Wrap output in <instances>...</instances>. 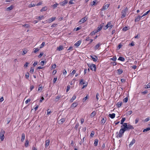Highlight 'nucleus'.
I'll return each instance as SVG.
<instances>
[{
  "label": "nucleus",
  "instance_id": "1",
  "mask_svg": "<svg viewBox=\"0 0 150 150\" xmlns=\"http://www.w3.org/2000/svg\"><path fill=\"white\" fill-rule=\"evenodd\" d=\"M122 125L126 131L129 130L130 129H134V127L132 126L130 124L127 125L126 123H124Z\"/></svg>",
  "mask_w": 150,
  "mask_h": 150
},
{
  "label": "nucleus",
  "instance_id": "2",
  "mask_svg": "<svg viewBox=\"0 0 150 150\" xmlns=\"http://www.w3.org/2000/svg\"><path fill=\"white\" fill-rule=\"evenodd\" d=\"M128 11V9L127 7H126L124 9L122 10L121 12L122 16L121 17V18H123L126 16Z\"/></svg>",
  "mask_w": 150,
  "mask_h": 150
},
{
  "label": "nucleus",
  "instance_id": "3",
  "mask_svg": "<svg viewBox=\"0 0 150 150\" xmlns=\"http://www.w3.org/2000/svg\"><path fill=\"white\" fill-rule=\"evenodd\" d=\"M104 25V23H102L100 25H99L97 28V29L95 30V31L94 32V33H96L100 31L102 29V28L103 27ZM95 34V33H94V34Z\"/></svg>",
  "mask_w": 150,
  "mask_h": 150
},
{
  "label": "nucleus",
  "instance_id": "4",
  "mask_svg": "<svg viewBox=\"0 0 150 150\" xmlns=\"http://www.w3.org/2000/svg\"><path fill=\"white\" fill-rule=\"evenodd\" d=\"M5 132L3 130H1L0 132V139L1 141H2L4 139V135Z\"/></svg>",
  "mask_w": 150,
  "mask_h": 150
},
{
  "label": "nucleus",
  "instance_id": "5",
  "mask_svg": "<svg viewBox=\"0 0 150 150\" xmlns=\"http://www.w3.org/2000/svg\"><path fill=\"white\" fill-rule=\"evenodd\" d=\"M110 5L109 4H105L103 7L101 8V11L105 10L107 9Z\"/></svg>",
  "mask_w": 150,
  "mask_h": 150
},
{
  "label": "nucleus",
  "instance_id": "6",
  "mask_svg": "<svg viewBox=\"0 0 150 150\" xmlns=\"http://www.w3.org/2000/svg\"><path fill=\"white\" fill-rule=\"evenodd\" d=\"M121 127V128L120 129V130L119 133L123 135L124 133L126 130L124 128V127H123V125H122Z\"/></svg>",
  "mask_w": 150,
  "mask_h": 150
},
{
  "label": "nucleus",
  "instance_id": "7",
  "mask_svg": "<svg viewBox=\"0 0 150 150\" xmlns=\"http://www.w3.org/2000/svg\"><path fill=\"white\" fill-rule=\"evenodd\" d=\"M56 19V17H52L51 18H50L47 20L48 22L49 23H50L54 21Z\"/></svg>",
  "mask_w": 150,
  "mask_h": 150
},
{
  "label": "nucleus",
  "instance_id": "8",
  "mask_svg": "<svg viewBox=\"0 0 150 150\" xmlns=\"http://www.w3.org/2000/svg\"><path fill=\"white\" fill-rule=\"evenodd\" d=\"M87 20V18H86V17H85L81 19L79 21V22L80 23V24H81L85 22Z\"/></svg>",
  "mask_w": 150,
  "mask_h": 150
},
{
  "label": "nucleus",
  "instance_id": "9",
  "mask_svg": "<svg viewBox=\"0 0 150 150\" xmlns=\"http://www.w3.org/2000/svg\"><path fill=\"white\" fill-rule=\"evenodd\" d=\"M101 44L99 42L95 46V49L96 50H99L100 49V46L101 45Z\"/></svg>",
  "mask_w": 150,
  "mask_h": 150
},
{
  "label": "nucleus",
  "instance_id": "10",
  "mask_svg": "<svg viewBox=\"0 0 150 150\" xmlns=\"http://www.w3.org/2000/svg\"><path fill=\"white\" fill-rule=\"evenodd\" d=\"M59 117L58 119V122L59 124H62L65 121V119L64 118H62L61 119H59Z\"/></svg>",
  "mask_w": 150,
  "mask_h": 150
},
{
  "label": "nucleus",
  "instance_id": "11",
  "mask_svg": "<svg viewBox=\"0 0 150 150\" xmlns=\"http://www.w3.org/2000/svg\"><path fill=\"white\" fill-rule=\"evenodd\" d=\"M143 16H140L139 15H138L137 17L135 18V21L136 22L139 21L140 19Z\"/></svg>",
  "mask_w": 150,
  "mask_h": 150
},
{
  "label": "nucleus",
  "instance_id": "12",
  "mask_svg": "<svg viewBox=\"0 0 150 150\" xmlns=\"http://www.w3.org/2000/svg\"><path fill=\"white\" fill-rule=\"evenodd\" d=\"M68 3V1L67 0H65L63 2H62V3H60V5L61 6H64L66 4H67Z\"/></svg>",
  "mask_w": 150,
  "mask_h": 150
},
{
  "label": "nucleus",
  "instance_id": "13",
  "mask_svg": "<svg viewBox=\"0 0 150 150\" xmlns=\"http://www.w3.org/2000/svg\"><path fill=\"white\" fill-rule=\"evenodd\" d=\"M50 144V140H47L45 141V146L46 148H47L48 147L49 145Z\"/></svg>",
  "mask_w": 150,
  "mask_h": 150
},
{
  "label": "nucleus",
  "instance_id": "14",
  "mask_svg": "<svg viewBox=\"0 0 150 150\" xmlns=\"http://www.w3.org/2000/svg\"><path fill=\"white\" fill-rule=\"evenodd\" d=\"M88 65L90 69L93 71V68H94V64H88Z\"/></svg>",
  "mask_w": 150,
  "mask_h": 150
},
{
  "label": "nucleus",
  "instance_id": "15",
  "mask_svg": "<svg viewBox=\"0 0 150 150\" xmlns=\"http://www.w3.org/2000/svg\"><path fill=\"white\" fill-rule=\"evenodd\" d=\"M116 134H117L116 137L117 138H121L122 136V135L119 132L118 133V132H117Z\"/></svg>",
  "mask_w": 150,
  "mask_h": 150
},
{
  "label": "nucleus",
  "instance_id": "16",
  "mask_svg": "<svg viewBox=\"0 0 150 150\" xmlns=\"http://www.w3.org/2000/svg\"><path fill=\"white\" fill-rule=\"evenodd\" d=\"M25 134L24 133H22L21 135V141L22 142H23L24 141L25 139Z\"/></svg>",
  "mask_w": 150,
  "mask_h": 150
},
{
  "label": "nucleus",
  "instance_id": "17",
  "mask_svg": "<svg viewBox=\"0 0 150 150\" xmlns=\"http://www.w3.org/2000/svg\"><path fill=\"white\" fill-rule=\"evenodd\" d=\"M135 140L134 139H133L132 140L131 142L129 144V147L132 146L135 142Z\"/></svg>",
  "mask_w": 150,
  "mask_h": 150
},
{
  "label": "nucleus",
  "instance_id": "18",
  "mask_svg": "<svg viewBox=\"0 0 150 150\" xmlns=\"http://www.w3.org/2000/svg\"><path fill=\"white\" fill-rule=\"evenodd\" d=\"M81 40H79L78 41H77L75 44L74 45L78 47L81 44Z\"/></svg>",
  "mask_w": 150,
  "mask_h": 150
},
{
  "label": "nucleus",
  "instance_id": "19",
  "mask_svg": "<svg viewBox=\"0 0 150 150\" xmlns=\"http://www.w3.org/2000/svg\"><path fill=\"white\" fill-rule=\"evenodd\" d=\"M109 116L112 119L114 118L115 116V113H112V114H109Z\"/></svg>",
  "mask_w": 150,
  "mask_h": 150
},
{
  "label": "nucleus",
  "instance_id": "20",
  "mask_svg": "<svg viewBox=\"0 0 150 150\" xmlns=\"http://www.w3.org/2000/svg\"><path fill=\"white\" fill-rule=\"evenodd\" d=\"M106 120V118H103V119L101 120V124L102 125H104V123H105Z\"/></svg>",
  "mask_w": 150,
  "mask_h": 150
},
{
  "label": "nucleus",
  "instance_id": "21",
  "mask_svg": "<svg viewBox=\"0 0 150 150\" xmlns=\"http://www.w3.org/2000/svg\"><path fill=\"white\" fill-rule=\"evenodd\" d=\"M78 104L77 103L75 102L73 103L71 106V108H75L77 106Z\"/></svg>",
  "mask_w": 150,
  "mask_h": 150
},
{
  "label": "nucleus",
  "instance_id": "22",
  "mask_svg": "<svg viewBox=\"0 0 150 150\" xmlns=\"http://www.w3.org/2000/svg\"><path fill=\"white\" fill-rule=\"evenodd\" d=\"M118 60H120L121 61L123 62L125 61V59L124 57H120L118 58Z\"/></svg>",
  "mask_w": 150,
  "mask_h": 150
},
{
  "label": "nucleus",
  "instance_id": "23",
  "mask_svg": "<svg viewBox=\"0 0 150 150\" xmlns=\"http://www.w3.org/2000/svg\"><path fill=\"white\" fill-rule=\"evenodd\" d=\"M122 102H119L117 103V105L118 106V108H119L121 106L122 104Z\"/></svg>",
  "mask_w": 150,
  "mask_h": 150
},
{
  "label": "nucleus",
  "instance_id": "24",
  "mask_svg": "<svg viewBox=\"0 0 150 150\" xmlns=\"http://www.w3.org/2000/svg\"><path fill=\"white\" fill-rule=\"evenodd\" d=\"M108 23L109 24V25H108L109 27L110 28L109 29H111L113 26V25L111 23V22L110 21V22H108Z\"/></svg>",
  "mask_w": 150,
  "mask_h": 150
},
{
  "label": "nucleus",
  "instance_id": "25",
  "mask_svg": "<svg viewBox=\"0 0 150 150\" xmlns=\"http://www.w3.org/2000/svg\"><path fill=\"white\" fill-rule=\"evenodd\" d=\"M117 71H118V74H121L123 72V71L122 69H118L117 70Z\"/></svg>",
  "mask_w": 150,
  "mask_h": 150
},
{
  "label": "nucleus",
  "instance_id": "26",
  "mask_svg": "<svg viewBox=\"0 0 150 150\" xmlns=\"http://www.w3.org/2000/svg\"><path fill=\"white\" fill-rule=\"evenodd\" d=\"M29 142L28 140H26L25 141V146L26 147H27L28 146L29 144Z\"/></svg>",
  "mask_w": 150,
  "mask_h": 150
},
{
  "label": "nucleus",
  "instance_id": "27",
  "mask_svg": "<svg viewBox=\"0 0 150 150\" xmlns=\"http://www.w3.org/2000/svg\"><path fill=\"white\" fill-rule=\"evenodd\" d=\"M98 140L97 139H95L94 140V146H96L98 144Z\"/></svg>",
  "mask_w": 150,
  "mask_h": 150
},
{
  "label": "nucleus",
  "instance_id": "28",
  "mask_svg": "<svg viewBox=\"0 0 150 150\" xmlns=\"http://www.w3.org/2000/svg\"><path fill=\"white\" fill-rule=\"evenodd\" d=\"M47 10V8L46 6L43 7L40 10V11L42 12L46 11Z\"/></svg>",
  "mask_w": 150,
  "mask_h": 150
},
{
  "label": "nucleus",
  "instance_id": "29",
  "mask_svg": "<svg viewBox=\"0 0 150 150\" xmlns=\"http://www.w3.org/2000/svg\"><path fill=\"white\" fill-rule=\"evenodd\" d=\"M80 84H86V83H85V82L84 81V80L83 79H81V81L80 83Z\"/></svg>",
  "mask_w": 150,
  "mask_h": 150
},
{
  "label": "nucleus",
  "instance_id": "30",
  "mask_svg": "<svg viewBox=\"0 0 150 150\" xmlns=\"http://www.w3.org/2000/svg\"><path fill=\"white\" fill-rule=\"evenodd\" d=\"M13 8V6L12 5H11L9 7H8L7 8L8 11H10Z\"/></svg>",
  "mask_w": 150,
  "mask_h": 150
},
{
  "label": "nucleus",
  "instance_id": "31",
  "mask_svg": "<svg viewBox=\"0 0 150 150\" xmlns=\"http://www.w3.org/2000/svg\"><path fill=\"white\" fill-rule=\"evenodd\" d=\"M63 47L62 45H60L59 47L57 48V50H58L59 51H60L61 50H63Z\"/></svg>",
  "mask_w": 150,
  "mask_h": 150
},
{
  "label": "nucleus",
  "instance_id": "32",
  "mask_svg": "<svg viewBox=\"0 0 150 150\" xmlns=\"http://www.w3.org/2000/svg\"><path fill=\"white\" fill-rule=\"evenodd\" d=\"M96 97L97 100H98L100 98V96L99 93H97L96 96Z\"/></svg>",
  "mask_w": 150,
  "mask_h": 150
},
{
  "label": "nucleus",
  "instance_id": "33",
  "mask_svg": "<svg viewBox=\"0 0 150 150\" xmlns=\"http://www.w3.org/2000/svg\"><path fill=\"white\" fill-rule=\"evenodd\" d=\"M125 118H124V117L122 118L121 120L120 124H123L124 122L125 121Z\"/></svg>",
  "mask_w": 150,
  "mask_h": 150
},
{
  "label": "nucleus",
  "instance_id": "34",
  "mask_svg": "<svg viewBox=\"0 0 150 150\" xmlns=\"http://www.w3.org/2000/svg\"><path fill=\"white\" fill-rule=\"evenodd\" d=\"M149 130H150V127H148V128H146L145 129H144L143 130V132H146L149 131Z\"/></svg>",
  "mask_w": 150,
  "mask_h": 150
},
{
  "label": "nucleus",
  "instance_id": "35",
  "mask_svg": "<svg viewBox=\"0 0 150 150\" xmlns=\"http://www.w3.org/2000/svg\"><path fill=\"white\" fill-rule=\"evenodd\" d=\"M109 25V23H108L103 28L104 29V30H106L107 29H108L109 28L108 25Z\"/></svg>",
  "mask_w": 150,
  "mask_h": 150
},
{
  "label": "nucleus",
  "instance_id": "36",
  "mask_svg": "<svg viewBox=\"0 0 150 150\" xmlns=\"http://www.w3.org/2000/svg\"><path fill=\"white\" fill-rule=\"evenodd\" d=\"M34 71V68L33 67H31L30 70V72L31 73H33Z\"/></svg>",
  "mask_w": 150,
  "mask_h": 150
},
{
  "label": "nucleus",
  "instance_id": "37",
  "mask_svg": "<svg viewBox=\"0 0 150 150\" xmlns=\"http://www.w3.org/2000/svg\"><path fill=\"white\" fill-rule=\"evenodd\" d=\"M117 59V58L116 56L114 57L113 58H111L110 60H112L114 61H115Z\"/></svg>",
  "mask_w": 150,
  "mask_h": 150
},
{
  "label": "nucleus",
  "instance_id": "38",
  "mask_svg": "<svg viewBox=\"0 0 150 150\" xmlns=\"http://www.w3.org/2000/svg\"><path fill=\"white\" fill-rule=\"evenodd\" d=\"M128 100V99L127 97L125 98L123 100V102L125 103H127V102Z\"/></svg>",
  "mask_w": 150,
  "mask_h": 150
},
{
  "label": "nucleus",
  "instance_id": "39",
  "mask_svg": "<svg viewBox=\"0 0 150 150\" xmlns=\"http://www.w3.org/2000/svg\"><path fill=\"white\" fill-rule=\"evenodd\" d=\"M34 52L35 53L37 52L38 51H39V49L38 48H36L34 49Z\"/></svg>",
  "mask_w": 150,
  "mask_h": 150
},
{
  "label": "nucleus",
  "instance_id": "40",
  "mask_svg": "<svg viewBox=\"0 0 150 150\" xmlns=\"http://www.w3.org/2000/svg\"><path fill=\"white\" fill-rule=\"evenodd\" d=\"M150 12V10L147 11L142 16H144L147 15Z\"/></svg>",
  "mask_w": 150,
  "mask_h": 150
},
{
  "label": "nucleus",
  "instance_id": "41",
  "mask_svg": "<svg viewBox=\"0 0 150 150\" xmlns=\"http://www.w3.org/2000/svg\"><path fill=\"white\" fill-rule=\"evenodd\" d=\"M44 18V16H39L38 17V18H37V19H39V20H41L43 18Z\"/></svg>",
  "mask_w": 150,
  "mask_h": 150
},
{
  "label": "nucleus",
  "instance_id": "42",
  "mask_svg": "<svg viewBox=\"0 0 150 150\" xmlns=\"http://www.w3.org/2000/svg\"><path fill=\"white\" fill-rule=\"evenodd\" d=\"M150 120V117H148L146 118L144 120V121L146 122H148V121H149Z\"/></svg>",
  "mask_w": 150,
  "mask_h": 150
},
{
  "label": "nucleus",
  "instance_id": "43",
  "mask_svg": "<svg viewBox=\"0 0 150 150\" xmlns=\"http://www.w3.org/2000/svg\"><path fill=\"white\" fill-rule=\"evenodd\" d=\"M43 88L42 87V86H40V85L39 86V87L38 89V91H40L42 90V89Z\"/></svg>",
  "mask_w": 150,
  "mask_h": 150
},
{
  "label": "nucleus",
  "instance_id": "44",
  "mask_svg": "<svg viewBox=\"0 0 150 150\" xmlns=\"http://www.w3.org/2000/svg\"><path fill=\"white\" fill-rule=\"evenodd\" d=\"M35 6V5L34 4H29L28 5V7L29 8H31L32 7Z\"/></svg>",
  "mask_w": 150,
  "mask_h": 150
},
{
  "label": "nucleus",
  "instance_id": "45",
  "mask_svg": "<svg viewBox=\"0 0 150 150\" xmlns=\"http://www.w3.org/2000/svg\"><path fill=\"white\" fill-rule=\"evenodd\" d=\"M11 120V119L10 118H7L6 119V121L7 122V124H8L9 122H10Z\"/></svg>",
  "mask_w": 150,
  "mask_h": 150
},
{
  "label": "nucleus",
  "instance_id": "46",
  "mask_svg": "<svg viewBox=\"0 0 150 150\" xmlns=\"http://www.w3.org/2000/svg\"><path fill=\"white\" fill-rule=\"evenodd\" d=\"M23 27H25L26 28H28L29 27V25L28 24H25L24 25H23Z\"/></svg>",
  "mask_w": 150,
  "mask_h": 150
},
{
  "label": "nucleus",
  "instance_id": "47",
  "mask_svg": "<svg viewBox=\"0 0 150 150\" xmlns=\"http://www.w3.org/2000/svg\"><path fill=\"white\" fill-rule=\"evenodd\" d=\"M132 113V111L130 110L127 113V115H131Z\"/></svg>",
  "mask_w": 150,
  "mask_h": 150
},
{
  "label": "nucleus",
  "instance_id": "48",
  "mask_svg": "<svg viewBox=\"0 0 150 150\" xmlns=\"http://www.w3.org/2000/svg\"><path fill=\"white\" fill-rule=\"evenodd\" d=\"M45 45V42H42V44L41 45V46L40 47V48H42L43 46H44Z\"/></svg>",
  "mask_w": 150,
  "mask_h": 150
},
{
  "label": "nucleus",
  "instance_id": "49",
  "mask_svg": "<svg viewBox=\"0 0 150 150\" xmlns=\"http://www.w3.org/2000/svg\"><path fill=\"white\" fill-rule=\"evenodd\" d=\"M127 27L126 26L124 27L122 29L123 30L125 31H127Z\"/></svg>",
  "mask_w": 150,
  "mask_h": 150
},
{
  "label": "nucleus",
  "instance_id": "50",
  "mask_svg": "<svg viewBox=\"0 0 150 150\" xmlns=\"http://www.w3.org/2000/svg\"><path fill=\"white\" fill-rule=\"evenodd\" d=\"M148 92L147 90H145L144 91L142 92V93L143 94H145L147 93Z\"/></svg>",
  "mask_w": 150,
  "mask_h": 150
},
{
  "label": "nucleus",
  "instance_id": "51",
  "mask_svg": "<svg viewBox=\"0 0 150 150\" xmlns=\"http://www.w3.org/2000/svg\"><path fill=\"white\" fill-rule=\"evenodd\" d=\"M69 4H74L73 0H71L69 2Z\"/></svg>",
  "mask_w": 150,
  "mask_h": 150
},
{
  "label": "nucleus",
  "instance_id": "52",
  "mask_svg": "<svg viewBox=\"0 0 150 150\" xmlns=\"http://www.w3.org/2000/svg\"><path fill=\"white\" fill-rule=\"evenodd\" d=\"M29 73H27L25 75V77L26 78L28 79L29 77Z\"/></svg>",
  "mask_w": 150,
  "mask_h": 150
},
{
  "label": "nucleus",
  "instance_id": "53",
  "mask_svg": "<svg viewBox=\"0 0 150 150\" xmlns=\"http://www.w3.org/2000/svg\"><path fill=\"white\" fill-rule=\"evenodd\" d=\"M30 100H31L30 99H28L25 101V103L26 104H27L28 102H30Z\"/></svg>",
  "mask_w": 150,
  "mask_h": 150
},
{
  "label": "nucleus",
  "instance_id": "54",
  "mask_svg": "<svg viewBox=\"0 0 150 150\" xmlns=\"http://www.w3.org/2000/svg\"><path fill=\"white\" fill-rule=\"evenodd\" d=\"M56 67V65L55 64H53L51 67V69H54Z\"/></svg>",
  "mask_w": 150,
  "mask_h": 150
},
{
  "label": "nucleus",
  "instance_id": "55",
  "mask_svg": "<svg viewBox=\"0 0 150 150\" xmlns=\"http://www.w3.org/2000/svg\"><path fill=\"white\" fill-rule=\"evenodd\" d=\"M27 53V51L26 50H24L22 52V55H24Z\"/></svg>",
  "mask_w": 150,
  "mask_h": 150
},
{
  "label": "nucleus",
  "instance_id": "56",
  "mask_svg": "<svg viewBox=\"0 0 150 150\" xmlns=\"http://www.w3.org/2000/svg\"><path fill=\"white\" fill-rule=\"evenodd\" d=\"M150 88V83H149L147 85L146 87V88Z\"/></svg>",
  "mask_w": 150,
  "mask_h": 150
},
{
  "label": "nucleus",
  "instance_id": "57",
  "mask_svg": "<svg viewBox=\"0 0 150 150\" xmlns=\"http://www.w3.org/2000/svg\"><path fill=\"white\" fill-rule=\"evenodd\" d=\"M98 58L97 56L94 55V62L97 61L98 60Z\"/></svg>",
  "mask_w": 150,
  "mask_h": 150
},
{
  "label": "nucleus",
  "instance_id": "58",
  "mask_svg": "<svg viewBox=\"0 0 150 150\" xmlns=\"http://www.w3.org/2000/svg\"><path fill=\"white\" fill-rule=\"evenodd\" d=\"M58 5V4H57L56 3V4H54L53 5V6L54 7V8H55L57 7Z\"/></svg>",
  "mask_w": 150,
  "mask_h": 150
},
{
  "label": "nucleus",
  "instance_id": "59",
  "mask_svg": "<svg viewBox=\"0 0 150 150\" xmlns=\"http://www.w3.org/2000/svg\"><path fill=\"white\" fill-rule=\"evenodd\" d=\"M139 118H137L135 120V124H137V123H138V121H139Z\"/></svg>",
  "mask_w": 150,
  "mask_h": 150
},
{
  "label": "nucleus",
  "instance_id": "60",
  "mask_svg": "<svg viewBox=\"0 0 150 150\" xmlns=\"http://www.w3.org/2000/svg\"><path fill=\"white\" fill-rule=\"evenodd\" d=\"M76 72V71L75 70H74L72 72V73H71V74H72V75H74L75 74Z\"/></svg>",
  "mask_w": 150,
  "mask_h": 150
},
{
  "label": "nucleus",
  "instance_id": "61",
  "mask_svg": "<svg viewBox=\"0 0 150 150\" xmlns=\"http://www.w3.org/2000/svg\"><path fill=\"white\" fill-rule=\"evenodd\" d=\"M129 45L131 46H134V42H132L129 44Z\"/></svg>",
  "mask_w": 150,
  "mask_h": 150
},
{
  "label": "nucleus",
  "instance_id": "62",
  "mask_svg": "<svg viewBox=\"0 0 150 150\" xmlns=\"http://www.w3.org/2000/svg\"><path fill=\"white\" fill-rule=\"evenodd\" d=\"M70 88V86L69 85H68L67 86V92L69 90Z\"/></svg>",
  "mask_w": 150,
  "mask_h": 150
},
{
  "label": "nucleus",
  "instance_id": "63",
  "mask_svg": "<svg viewBox=\"0 0 150 150\" xmlns=\"http://www.w3.org/2000/svg\"><path fill=\"white\" fill-rule=\"evenodd\" d=\"M76 98V96L75 95H74L71 99H72L73 100H74Z\"/></svg>",
  "mask_w": 150,
  "mask_h": 150
},
{
  "label": "nucleus",
  "instance_id": "64",
  "mask_svg": "<svg viewBox=\"0 0 150 150\" xmlns=\"http://www.w3.org/2000/svg\"><path fill=\"white\" fill-rule=\"evenodd\" d=\"M43 54V53L42 52H41L40 54L38 56V57L39 58H40L42 56Z\"/></svg>",
  "mask_w": 150,
  "mask_h": 150
}]
</instances>
